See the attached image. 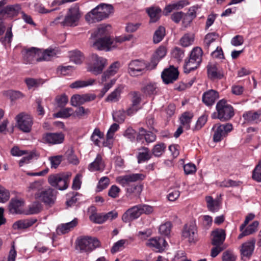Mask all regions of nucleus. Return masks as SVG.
Masks as SVG:
<instances>
[{"mask_svg":"<svg viewBox=\"0 0 261 261\" xmlns=\"http://www.w3.org/2000/svg\"><path fill=\"white\" fill-rule=\"evenodd\" d=\"M109 25L102 24L97 31L92 34L91 38H96V40L93 43V46L99 50H106L109 51L117 46V43H121L125 41L130 40L133 37V35L121 36L112 39L109 36Z\"/></svg>","mask_w":261,"mask_h":261,"instance_id":"nucleus-1","label":"nucleus"},{"mask_svg":"<svg viewBox=\"0 0 261 261\" xmlns=\"http://www.w3.org/2000/svg\"><path fill=\"white\" fill-rule=\"evenodd\" d=\"M71 175L70 172L51 174L48 176V182L59 190H64L68 188Z\"/></svg>","mask_w":261,"mask_h":261,"instance_id":"nucleus-2","label":"nucleus"},{"mask_svg":"<svg viewBox=\"0 0 261 261\" xmlns=\"http://www.w3.org/2000/svg\"><path fill=\"white\" fill-rule=\"evenodd\" d=\"M216 110L218 113L217 116L215 117V114H214L212 118H217L221 121H227L230 119L234 114L233 107L225 99H221L217 102Z\"/></svg>","mask_w":261,"mask_h":261,"instance_id":"nucleus-3","label":"nucleus"},{"mask_svg":"<svg viewBox=\"0 0 261 261\" xmlns=\"http://www.w3.org/2000/svg\"><path fill=\"white\" fill-rule=\"evenodd\" d=\"M82 14L79 7L75 5L68 9L67 12L62 20V26L63 27H74L79 24Z\"/></svg>","mask_w":261,"mask_h":261,"instance_id":"nucleus-4","label":"nucleus"},{"mask_svg":"<svg viewBox=\"0 0 261 261\" xmlns=\"http://www.w3.org/2000/svg\"><path fill=\"white\" fill-rule=\"evenodd\" d=\"M57 194V192L51 188H43L41 191L35 193L34 197L45 205L51 206L55 203Z\"/></svg>","mask_w":261,"mask_h":261,"instance_id":"nucleus-5","label":"nucleus"},{"mask_svg":"<svg viewBox=\"0 0 261 261\" xmlns=\"http://www.w3.org/2000/svg\"><path fill=\"white\" fill-rule=\"evenodd\" d=\"M232 129V125L231 123L221 124H215L212 130L214 132L213 140L214 142H219L225 138L228 134Z\"/></svg>","mask_w":261,"mask_h":261,"instance_id":"nucleus-6","label":"nucleus"},{"mask_svg":"<svg viewBox=\"0 0 261 261\" xmlns=\"http://www.w3.org/2000/svg\"><path fill=\"white\" fill-rule=\"evenodd\" d=\"M78 245L80 250L86 252H90L100 246V241L96 238L85 237L79 240Z\"/></svg>","mask_w":261,"mask_h":261,"instance_id":"nucleus-7","label":"nucleus"},{"mask_svg":"<svg viewBox=\"0 0 261 261\" xmlns=\"http://www.w3.org/2000/svg\"><path fill=\"white\" fill-rule=\"evenodd\" d=\"M147 67L144 61L134 60L128 63L127 72L130 76H137L142 74Z\"/></svg>","mask_w":261,"mask_h":261,"instance_id":"nucleus-8","label":"nucleus"},{"mask_svg":"<svg viewBox=\"0 0 261 261\" xmlns=\"http://www.w3.org/2000/svg\"><path fill=\"white\" fill-rule=\"evenodd\" d=\"M16 119L18 128L24 133H29L31 130L33 124L31 116L21 113L17 115Z\"/></svg>","mask_w":261,"mask_h":261,"instance_id":"nucleus-9","label":"nucleus"},{"mask_svg":"<svg viewBox=\"0 0 261 261\" xmlns=\"http://www.w3.org/2000/svg\"><path fill=\"white\" fill-rule=\"evenodd\" d=\"M144 178L145 176L143 174L133 173L118 176L116 178V180L117 183L123 187H129L131 182L142 180Z\"/></svg>","mask_w":261,"mask_h":261,"instance_id":"nucleus-10","label":"nucleus"},{"mask_svg":"<svg viewBox=\"0 0 261 261\" xmlns=\"http://www.w3.org/2000/svg\"><path fill=\"white\" fill-rule=\"evenodd\" d=\"M96 96L93 94H74L70 99V104L72 106L77 107L84 105L85 103L94 100Z\"/></svg>","mask_w":261,"mask_h":261,"instance_id":"nucleus-11","label":"nucleus"},{"mask_svg":"<svg viewBox=\"0 0 261 261\" xmlns=\"http://www.w3.org/2000/svg\"><path fill=\"white\" fill-rule=\"evenodd\" d=\"M179 72L177 69L173 66H170L168 68L163 70L161 77L165 84H169L176 81Z\"/></svg>","mask_w":261,"mask_h":261,"instance_id":"nucleus-12","label":"nucleus"},{"mask_svg":"<svg viewBox=\"0 0 261 261\" xmlns=\"http://www.w3.org/2000/svg\"><path fill=\"white\" fill-rule=\"evenodd\" d=\"M91 58L93 65L90 71L95 75L101 73L106 65L107 60L94 54L91 55Z\"/></svg>","mask_w":261,"mask_h":261,"instance_id":"nucleus-13","label":"nucleus"},{"mask_svg":"<svg viewBox=\"0 0 261 261\" xmlns=\"http://www.w3.org/2000/svg\"><path fill=\"white\" fill-rule=\"evenodd\" d=\"M146 246L152 248L156 252L164 251L168 244L163 237H154L150 239L146 243Z\"/></svg>","mask_w":261,"mask_h":261,"instance_id":"nucleus-14","label":"nucleus"},{"mask_svg":"<svg viewBox=\"0 0 261 261\" xmlns=\"http://www.w3.org/2000/svg\"><path fill=\"white\" fill-rule=\"evenodd\" d=\"M197 229L195 225L193 223L186 224L184 226L182 232V237L184 239H187L190 243H194L197 241Z\"/></svg>","mask_w":261,"mask_h":261,"instance_id":"nucleus-15","label":"nucleus"},{"mask_svg":"<svg viewBox=\"0 0 261 261\" xmlns=\"http://www.w3.org/2000/svg\"><path fill=\"white\" fill-rule=\"evenodd\" d=\"M64 135L62 133H46L43 135L42 139L44 142L51 144L62 143L64 140Z\"/></svg>","mask_w":261,"mask_h":261,"instance_id":"nucleus-16","label":"nucleus"},{"mask_svg":"<svg viewBox=\"0 0 261 261\" xmlns=\"http://www.w3.org/2000/svg\"><path fill=\"white\" fill-rule=\"evenodd\" d=\"M40 49L31 47L24 50L22 53L23 61L25 64H32L40 56Z\"/></svg>","mask_w":261,"mask_h":261,"instance_id":"nucleus-17","label":"nucleus"},{"mask_svg":"<svg viewBox=\"0 0 261 261\" xmlns=\"http://www.w3.org/2000/svg\"><path fill=\"white\" fill-rule=\"evenodd\" d=\"M140 209L139 205L134 206L128 209L122 215V220L124 223H130L131 221L137 219L141 215Z\"/></svg>","mask_w":261,"mask_h":261,"instance_id":"nucleus-18","label":"nucleus"},{"mask_svg":"<svg viewBox=\"0 0 261 261\" xmlns=\"http://www.w3.org/2000/svg\"><path fill=\"white\" fill-rule=\"evenodd\" d=\"M212 238L211 243L213 245H218L223 247L227 246L224 244L226 234L225 231L223 229H217L212 232Z\"/></svg>","mask_w":261,"mask_h":261,"instance_id":"nucleus-19","label":"nucleus"},{"mask_svg":"<svg viewBox=\"0 0 261 261\" xmlns=\"http://www.w3.org/2000/svg\"><path fill=\"white\" fill-rule=\"evenodd\" d=\"M24 201L22 199L12 198L8 205L9 211L12 214H21L23 213L22 207Z\"/></svg>","mask_w":261,"mask_h":261,"instance_id":"nucleus-20","label":"nucleus"},{"mask_svg":"<svg viewBox=\"0 0 261 261\" xmlns=\"http://www.w3.org/2000/svg\"><path fill=\"white\" fill-rule=\"evenodd\" d=\"M21 11V7L19 4L9 5L0 11V15H6L8 17H16Z\"/></svg>","mask_w":261,"mask_h":261,"instance_id":"nucleus-21","label":"nucleus"},{"mask_svg":"<svg viewBox=\"0 0 261 261\" xmlns=\"http://www.w3.org/2000/svg\"><path fill=\"white\" fill-rule=\"evenodd\" d=\"M207 70L208 78L212 80L221 79L224 75L222 69L216 64H208L207 66Z\"/></svg>","mask_w":261,"mask_h":261,"instance_id":"nucleus-22","label":"nucleus"},{"mask_svg":"<svg viewBox=\"0 0 261 261\" xmlns=\"http://www.w3.org/2000/svg\"><path fill=\"white\" fill-rule=\"evenodd\" d=\"M219 97V93L215 90L211 89L203 93L202 100L207 106H211L215 103Z\"/></svg>","mask_w":261,"mask_h":261,"instance_id":"nucleus-23","label":"nucleus"},{"mask_svg":"<svg viewBox=\"0 0 261 261\" xmlns=\"http://www.w3.org/2000/svg\"><path fill=\"white\" fill-rule=\"evenodd\" d=\"M104 15L105 13L99 12L94 8L85 15V19L89 23H95L105 19Z\"/></svg>","mask_w":261,"mask_h":261,"instance_id":"nucleus-24","label":"nucleus"},{"mask_svg":"<svg viewBox=\"0 0 261 261\" xmlns=\"http://www.w3.org/2000/svg\"><path fill=\"white\" fill-rule=\"evenodd\" d=\"M105 168L104 161L100 154H98L94 161L88 166V169L90 171H102Z\"/></svg>","mask_w":261,"mask_h":261,"instance_id":"nucleus-25","label":"nucleus"},{"mask_svg":"<svg viewBox=\"0 0 261 261\" xmlns=\"http://www.w3.org/2000/svg\"><path fill=\"white\" fill-rule=\"evenodd\" d=\"M120 67V63L115 62L112 64L108 69L101 76V83H103L111 76L114 75L118 71Z\"/></svg>","mask_w":261,"mask_h":261,"instance_id":"nucleus-26","label":"nucleus"},{"mask_svg":"<svg viewBox=\"0 0 261 261\" xmlns=\"http://www.w3.org/2000/svg\"><path fill=\"white\" fill-rule=\"evenodd\" d=\"M255 243V240H252L242 244L241 252L243 257H249L252 255L254 249Z\"/></svg>","mask_w":261,"mask_h":261,"instance_id":"nucleus-27","label":"nucleus"},{"mask_svg":"<svg viewBox=\"0 0 261 261\" xmlns=\"http://www.w3.org/2000/svg\"><path fill=\"white\" fill-rule=\"evenodd\" d=\"M77 224V219L74 218L72 221L62 224L59 225L57 228V232L58 234H63L68 232L71 229Z\"/></svg>","mask_w":261,"mask_h":261,"instance_id":"nucleus-28","label":"nucleus"},{"mask_svg":"<svg viewBox=\"0 0 261 261\" xmlns=\"http://www.w3.org/2000/svg\"><path fill=\"white\" fill-rule=\"evenodd\" d=\"M243 117L248 122L257 123L261 121V111H248L245 113Z\"/></svg>","mask_w":261,"mask_h":261,"instance_id":"nucleus-29","label":"nucleus"},{"mask_svg":"<svg viewBox=\"0 0 261 261\" xmlns=\"http://www.w3.org/2000/svg\"><path fill=\"white\" fill-rule=\"evenodd\" d=\"M146 12L150 17V21L151 22H155L161 17L162 10L158 7H151L146 8Z\"/></svg>","mask_w":261,"mask_h":261,"instance_id":"nucleus-30","label":"nucleus"},{"mask_svg":"<svg viewBox=\"0 0 261 261\" xmlns=\"http://www.w3.org/2000/svg\"><path fill=\"white\" fill-rule=\"evenodd\" d=\"M40 56L36 59V61H49L57 54L56 50L55 49H47L42 50L40 49Z\"/></svg>","mask_w":261,"mask_h":261,"instance_id":"nucleus-31","label":"nucleus"},{"mask_svg":"<svg viewBox=\"0 0 261 261\" xmlns=\"http://www.w3.org/2000/svg\"><path fill=\"white\" fill-rule=\"evenodd\" d=\"M36 221V219L19 220L13 224V227L15 229H26L32 226Z\"/></svg>","mask_w":261,"mask_h":261,"instance_id":"nucleus-32","label":"nucleus"},{"mask_svg":"<svg viewBox=\"0 0 261 261\" xmlns=\"http://www.w3.org/2000/svg\"><path fill=\"white\" fill-rule=\"evenodd\" d=\"M259 223L257 221H254L252 224L248 225L245 229L244 228L242 232L239 235L238 239H241L243 237L249 236L257 230Z\"/></svg>","mask_w":261,"mask_h":261,"instance_id":"nucleus-33","label":"nucleus"},{"mask_svg":"<svg viewBox=\"0 0 261 261\" xmlns=\"http://www.w3.org/2000/svg\"><path fill=\"white\" fill-rule=\"evenodd\" d=\"M205 200L207 203V206L208 210L212 212L218 211L220 206V201L218 199H214L210 196L205 197Z\"/></svg>","mask_w":261,"mask_h":261,"instance_id":"nucleus-34","label":"nucleus"},{"mask_svg":"<svg viewBox=\"0 0 261 261\" xmlns=\"http://www.w3.org/2000/svg\"><path fill=\"white\" fill-rule=\"evenodd\" d=\"M141 90L145 95L150 96L157 94L158 88L155 83H149L144 86Z\"/></svg>","mask_w":261,"mask_h":261,"instance_id":"nucleus-35","label":"nucleus"},{"mask_svg":"<svg viewBox=\"0 0 261 261\" xmlns=\"http://www.w3.org/2000/svg\"><path fill=\"white\" fill-rule=\"evenodd\" d=\"M123 89V86H119L108 96L106 99V101L108 102H116L118 101Z\"/></svg>","mask_w":261,"mask_h":261,"instance_id":"nucleus-36","label":"nucleus"},{"mask_svg":"<svg viewBox=\"0 0 261 261\" xmlns=\"http://www.w3.org/2000/svg\"><path fill=\"white\" fill-rule=\"evenodd\" d=\"M139 150L140 151L137 156L139 163L146 161L151 158V154L150 153L148 148L142 147Z\"/></svg>","mask_w":261,"mask_h":261,"instance_id":"nucleus-37","label":"nucleus"},{"mask_svg":"<svg viewBox=\"0 0 261 261\" xmlns=\"http://www.w3.org/2000/svg\"><path fill=\"white\" fill-rule=\"evenodd\" d=\"M218 37L219 35L215 32L206 34L203 42L204 48L208 51L211 43L214 42Z\"/></svg>","mask_w":261,"mask_h":261,"instance_id":"nucleus-38","label":"nucleus"},{"mask_svg":"<svg viewBox=\"0 0 261 261\" xmlns=\"http://www.w3.org/2000/svg\"><path fill=\"white\" fill-rule=\"evenodd\" d=\"M200 63L196 62L194 60L189 58L188 61L186 60L185 64L184 66V71L185 73H189L191 71L196 69Z\"/></svg>","mask_w":261,"mask_h":261,"instance_id":"nucleus-39","label":"nucleus"},{"mask_svg":"<svg viewBox=\"0 0 261 261\" xmlns=\"http://www.w3.org/2000/svg\"><path fill=\"white\" fill-rule=\"evenodd\" d=\"M165 36V28L160 26L155 31L153 36V41L154 43L160 42Z\"/></svg>","mask_w":261,"mask_h":261,"instance_id":"nucleus-40","label":"nucleus"},{"mask_svg":"<svg viewBox=\"0 0 261 261\" xmlns=\"http://www.w3.org/2000/svg\"><path fill=\"white\" fill-rule=\"evenodd\" d=\"M43 181L42 180H36L34 182L30 183L28 188V191L29 192L38 193L43 190Z\"/></svg>","mask_w":261,"mask_h":261,"instance_id":"nucleus-41","label":"nucleus"},{"mask_svg":"<svg viewBox=\"0 0 261 261\" xmlns=\"http://www.w3.org/2000/svg\"><path fill=\"white\" fill-rule=\"evenodd\" d=\"M13 34L12 33L11 28H9L5 34L4 37H0V42L7 47V46H10V43L12 41Z\"/></svg>","mask_w":261,"mask_h":261,"instance_id":"nucleus-42","label":"nucleus"},{"mask_svg":"<svg viewBox=\"0 0 261 261\" xmlns=\"http://www.w3.org/2000/svg\"><path fill=\"white\" fill-rule=\"evenodd\" d=\"M193 116L192 114L186 112L184 113L180 118L181 123L187 129H189L190 128V123Z\"/></svg>","mask_w":261,"mask_h":261,"instance_id":"nucleus-43","label":"nucleus"},{"mask_svg":"<svg viewBox=\"0 0 261 261\" xmlns=\"http://www.w3.org/2000/svg\"><path fill=\"white\" fill-rule=\"evenodd\" d=\"M73 113V110L71 108H66L54 114V117L56 118H67L72 115Z\"/></svg>","mask_w":261,"mask_h":261,"instance_id":"nucleus-44","label":"nucleus"},{"mask_svg":"<svg viewBox=\"0 0 261 261\" xmlns=\"http://www.w3.org/2000/svg\"><path fill=\"white\" fill-rule=\"evenodd\" d=\"M202 50L201 48L196 47L193 48L191 53L190 58L199 63L202 61Z\"/></svg>","mask_w":261,"mask_h":261,"instance_id":"nucleus-45","label":"nucleus"},{"mask_svg":"<svg viewBox=\"0 0 261 261\" xmlns=\"http://www.w3.org/2000/svg\"><path fill=\"white\" fill-rule=\"evenodd\" d=\"M25 82L29 89L33 87H37L43 83V81L41 79L27 78Z\"/></svg>","mask_w":261,"mask_h":261,"instance_id":"nucleus-46","label":"nucleus"},{"mask_svg":"<svg viewBox=\"0 0 261 261\" xmlns=\"http://www.w3.org/2000/svg\"><path fill=\"white\" fill-rule=\"evenodd\" d=\"M125 112L123 109L116 111L113 113V119L114 121L121 123L125 119Z\"/></svg>","mask_w":261,"mask_h":261,"instance_id":"nucleus-47","label":"nucleus"},{"mask_svg":"<svg viewBox=\"0 0 261 261\" xmlns=\"http://www.w3.org/2000/svg\"><path fill=\"white\" fill-rule=\"evenodd\" d=\"M95 81L92 79H90L88 81H76L72 83L70 85L71 88H80L85 87L89 85H92L94 83Z\"/></svg>","mask_w":261,"mask_h":261,"instance_id":"nucleus-48","label":"nucleus"},{"mask_svg":"<svg viewBox=\"0 0 261 261\" xmlns=\"http://www.w3.org/2000/svg\"><path fill=\"white\" fill-rule=\"evenodd\" d=\"M194 35L193 34H186L180 40V44L184 47H188L191 45L194 41Z\"/></svg>","mask_w":261,"mask_h":261,"instance_id":"nucleus-49","label":"nucleus"},{"mask_svg":"<svg viewBox=\"0 0 261 261\" xmlns=\"http://www.w3.org/2000/svg\"><path fill=\"white\" fill-rule=\"evenodd\" d=\"M172 226V225L171 222H166L160 226L159 232L162 235L168 236L171 232Z\"/></svg>","mask_w":261,"mask_h":261,"instance_id":"nucleus-50","label":"nucleus"},{"mask_svg":"<svg viewBox=\"0 0 261 261\" xmlns=\"http://www.w3.org/2000/svg\"><path fill=\"white\" fill-rule=\"evenodd\" d=\"M132 104L139 106L141 101V94L138 91H132L129 93Z\"/></svg>","mask_w":261,"mask_h":261,"instance_id":"nucleus-51","label":"nucleus"},{"mask_svg":"<svg viewBox=\"0 0 261 261\" xmlns=\"http://www.w3.org/2000/svg\"><path fill=\"white\" fill-rule=\"evenodd\" d=\"M65 156L67 160L70 162L74 165L79 163V160L76 156L74 154L72 149H68L65 153Z\"/></svg>","mask_w":261,"mask_h":261,"instance_id":"nucleus-52","label":"nucleus"},{"mask_svg":"<svg viewBox=\"0 0 261 261\" xmlns=\"http://www.w3.org/2000/svg\"><path fill=\"white\" fill-rule=\"evenodd\" d=\"M78 107L74 111V116L79 118H82L85 116H88L90 114V110L88 109H85L83 106H77Z\"/></svg>","mask_w":261,"mask_h":261,"instance_id":"nucleus-53","label":"nucleus"},{"mask_svg":"<svg viewBox=\"0 0 261 261\" xmlns=\"http://www.w3.org/2000/svg\"><path fill=\"white\" fill-rule=\"evenodd\" d=\"M166 145L164 143L155 145L152 149V154L157 157L160 156L165 151Z\"/></svg>","mask_w":261,"mask_h":261,"instance_id":"nucleus-54","label":"nucleus"},{"mask_svg":"<svg viewBox=\"0 0 261 261\" xmlns=\"http://www.w3.org/2000/svg\"><path fill=\"white\" fill-rule=\"evenodd\" d=\"M42 206L39 201L34 202L30 205L27 214L33 215L36 214L40 212Z\"/></svg>","mask_w":261,"mask_h":261,"instance_id":"nucleus-55","label":"nucleus"},{"mask_svg":"<svg viewBox=\"0 0 261 261\" xmlns=\"http://www.w3.org/2000/svg\"><path fill=\"white\" fill-rule=\"evenodd\" d=\"M198 9L197 6H193L189 8L188 12L184 14V19H188L189 22L191 21L196 16V10Z\"/></svg>","mask_w":261,"mask_h":261,"instance_id":"nucleus-56","label":"nucleus"},{"mask_svg":"<svg viewBox=\"0 0 261 261\" xmlns=\"http://www.w3.org/2000/svg\"><path fill=\"white\" fill-rule=\"evenodd\" d=\"M10 196L9 190L0 185V202H6L9 199Z\"/></svg>","mask_w":261,"mask_h":261,"instance_id":"nucleus-57","label":"nucleus"},{"mask_svg":"<svg viewBox=\"0 0 261 261\" xmlns=\"http://www.w3.org/2000/svg\"><path fill=\"white\" fill-rule=\"evenodd\" d=\"M172 56L178 61H180L184 57V50L178 47H175L171 52Z\"/></svg>","mask_w":261,"mask_h":261,"instance_id":"nucleus-58","label":"nucleus"},{"mask_svg":"<svg viewBox=\"0 0 261 261\" xmlns=\"http://www.w3.org/2000/svg\"><path fill=\"white\" fill-rule=\"evenodd\" d=\"M110 184V179L107 176L102 177L99 180L97 186V189L101 191L108 187Z\"/></svg>","mask_w":261,"mask_h":261,"instance_id":"nucleus-59","label":"nucleus"},{"mask_svg":"<svg viewBox=\"0 0 261 261\" xmlns=\"http://www.w3.org/2000/svg\"><path fill=\"white\" fill-rule=\"evenodd\" d=\"M142 191V186L140 185H132L129 186L126 189L127 193L134 194L136 195H139Z\"/></svg>","mask_w":261,"mask_h":261,"instance_id":"nucleus-60","label":"nucleus"},{"mask_svg":"<svg viewBox=\"0 0 261 261\" xmlns=\"http://www.w3.org/2000/svg\"><path fill=\"white\" fill-rule=\"evenodd\" d=\"M90 220L98 224H101L106 221L103 214H92L89 217Z\"/></svg>","mask_w":261,"mask_h":261,"instance_id":"nucleus-61","label":"nucleus"},{"mask_svg":"<svg viewBox=\"0 0 261 261\" xmlns=\"http://www.w3.org/2000/svg\"><path fill=\"white\" fill-rule=\"evenodd\" d=\"M62 155H56L50 156L49 160L50 162L51 168L56 169L58 166L61 164L62 161Z\"/></svg>","mask_w":261,"mask_h":261,"instance_id":"nucleus-62","label":"nucleus"},{"mask_svg":"<svg viewBox=\"0 0 261 261\" xmlns=\"http://www.w3.org/2000/svg\"><path fill=\"white\" fill-rule=\"evenodd\" d=\"M252 178L257 181H261V162L253 171Z\"/></svg>","mask_w":261,"mask_h":261,"instance_id":"nucleus-63","label":"nucleus"},{"mask_svg":"<svg viewBox=\"0 0 261 261\" xmlns=\"http://www.w3.org/2000/svg\"><path fill=\"white\" fill-rule=\"evenodd\" d=\"M222 261H236V256L230 250H226L223 253Z\"/></svg>","mask_w":261,"mask_h":261,"instance_id":"nucleus-64","label":"nucleus"}]
</instances>
